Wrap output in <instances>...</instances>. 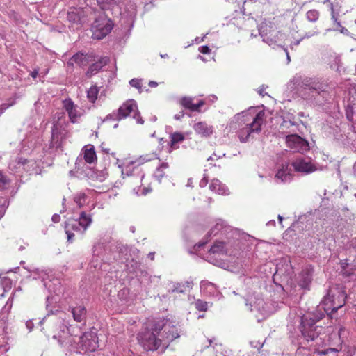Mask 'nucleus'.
Returning a JSON list of instances; mask_svg holds the SVG:
<instances>
[{"label":"nucleus","mask_w":356,"mask_h":356,"mask_svg":"<svg viewBox=\"0 0 356 356\" xmlns=\"http://www.w3.org/2000/svg\"><path fill=\"white\" fill-rule=\"evenodd\" d=\"M74 321L76 322H82L85 320L86 316V309L83 306H77L71 309Z\"/></svg>","instance_id":"31"},{"label":"nucleus","mask_w":356,"mask_h":356,"mask_svg":"<svg viewBox=\"0 0 356 356\" xmlns=\"http://www.w3.org/2000/svg\"><path fill=\"white\" fill-rule=\"evenodd\" d=\"M83 158L87 163L92 164L97 161V156L92 145H88L83 149Z\"/></svg>","instance_id":"24"},{"label":"nucleus","mask_w":356,"mask_h":356,"mask_svg":"<svg viewBox=\"0 0 356 356\" xmlns=\"http://www.w3.org/2000/svg\"><path fill=\"white\" fill-rule=\"evenodd\" d=\"M312 276L309 270H303L298 277V285L305 289H308L312 282Z\"/></svg>","instance_id":"25"},{"label":"nucleus","mask_w":356,"mask_h":356,"mask_svg":"<svg viewBox=\"0 0 356 356\" xmlns=\"http://www.w3.org/2000/svg\"><path fill=\"white\" fill-rule=\"evenodd\" d=\"M128 294H129L128 289L124 288L118 292V296L121 300H126V298Z\"/></svg>","instance_id":"48"},{"label":"nucleus","mask_w":356,"mask_h":356,"mask_svg":"<svg viewBox=\"0 0 356 356\" xmlns=\"http://www.w3.org/2000/svg\"><path fill=\"white\" fill-rule=\"evenodd\" d=\"M65 130L58 123H54L51 128V146L58 148L61 145V142L65 136Z\"/></svg>","instance_id":"16"},{"label":"nucleus","mask_w":356,"mask_h":356,"mask_svg":"<svg viewBox=\"0 0 356 356\" xmlns=\"http://www.w3.org/2000/svg\"><path fill=\"white\" fill-rule=\"evenodd\" d=\"M104 250V243L98 242L94 245L93 251H92L93 260L92 261V263H94L95 260L96 264H93L94 267L96 268L97 266V265L99 264L98 259L100 258L101 256L102 255Z\"/></svg>","instance_id":"32"},{"label":"nucleus","mask_w":356,"mask_h":356,"mask_svg":"<svg viewBox=\"0 0 356 356\" xmlns=\"http://www.w3.org/2000/svg\"><path fill=\"white\" fill-rule=\"evenodd\" d=\"M129 84L132 86V87H134V88H136L138 89H140L141 88V83H140V81L139 79H132L130 81H129Z\"/></svg>","instance_id":"49"},{"label":"nucleus","mask_w":356,"mask_h":356,"mask_svg":"<svg viewBox=\"0 0 356 356\" xmlns=\"http://www.w3.org/2000/svg\"><path fill=\"white\" fill-rule=\"evenodd\" d=\"M193 99H194L191 97H184L181 99L180 104L183 107L188 109L190 111H199L200 108L204 105L205 102L204 100H200L197 103L194 104L193 102Z\"/></svg>","instance_id":"20"},{"label":"nucleus","mask_w":356,"mask_h":356,"mask_svg":"<svg viewBox=\"0 0 356 356\" xmlns=\"http://www.w3.org/2000/svg\"><path fill=\"white\" fill-rule=\"evenodd\" d=\"M207 183H208V179H207V177H203V178L200 180V187H204V186H206V185L207 184Z\"/></svg>","instance_id":"54"},{"label":"nucleus","mask_w":356,"mask_h":356,"mask_svg":"<svg viewBox=\"0 0 356 356\" xmlns=\"http://www.w3.org/2000/svg\"><path fill=\"white\" fill-rule=\"evenodd\" d=\"M60 220V216L58 214H54L52 216V221L54 222H58Z\"/></svg>","instance_id":"55"},{"label":"nucleus","mask_w":356,"mask_h":356,"mask_svg":"<svg viewBox=\"0 0 356 356\" xmlns=\"http://www.w3.org/2000/svg\"><path fill=\"white\" fill-rule=\"evenodd\" d=\"M193 282L191 280H187V281H185L184 282L182 283V285H184V289L185 291L187 289H191L192 286H193Z\"/></svg>","instance_id":"52"},{"label":"nucleus","mask_w":356,"mask_h":356,"mask_svg":"<svg viewBox=\"0 0 356 356\" xmlns=\"http://www.w3.org/2000/svg\"><path fill=\"white\" fill-rule=\"evenodd\" d=\"M78 347L79 351L93 352L99 346L98 338L95 332H86L82 336L78 337Z\"/></svg>","instance_id":"9"},{"label":"nucleus","mask_w":356,"mask_h":356,"mask_svg":"<svg viewBox=\"0 0 356 356\" xmlns=\"http://www.w3.org/2000/svg\"><path fill=\"white\" fill-rule=\"evenodd\" d=\"M236 241L232 242L228 240L227 241H216L214 244L211 247L209 251V255L207 257L208 261L211 263H213L212 258L210 257L211 254H233V251L232 250V248L234 244L236 243Z\"/></svg>","instance_id":"12"},{"label":"nucleus","mask_w":356,"mask_h":356,"mask_svg":"<svg viewBox=\"0 0 356 356\" xmlns=\"http://www.w3.org/2000/svg\"><path fill=\"white\" fill-rule=\"evenodd\" d=\"M287 147L294 152L303 153L309 149V143L296 134H290L286 136Z\"/></svg>","instance_id":"10"},{"label":"nucleus","mask_w":356,"mask_h":356,"mask_svg":"<svg viewBox=\"0 0 356 356\" xmlns=\"http://www.w3.org/2000/svg\"><path fill=\"white\" fill-rule=\"evenodd\" d=\"M184 115V113L183 111L180 112L178 114H175L174 115V118L177 120H180L183 116Z\"/></svg>","instance_id":"56"},{"label":"nucleus","mask_w":356,"mask_h":356,"mask_svg":"<svg viewBox=\"0 0 356 356\" xmlns=\"http://www.w3.org/2000/svg\"><path fill=\"white\" fill-rule=\"evenodd\" d=\"M330 9H331V13H332V19L337 24L338 27L341 28V32L343 33L348 32V30L346 29H345L344 27H342V26L341 25V23L337 21L339 13L335 10L332 3L330 4Z\"/></svg>","instance_id":"39"},{"label":"nucleus","mask_w":356,"mask_h":356,"mask_svg":"<svg viewBox=\"0 0 356 356\" xmlns=\"http://www.w3.org/2000/svg\"><path fill=\"white\" fill-rule=\"evenodd\" d=\"M275 178L277 181H280V182L289 181L291 180V173L289 169V165H283L282 168L277 170Z\"/></svg>","instance_id":"26"},{"label":"nucleus","mask_w":356,"mask_h":356,"mask_svg":"<svg viewBox=\"0 0 356 356\" xmlns=\"http://www.w3.org/2000/svg\"><path fill=\"white\" fill-rule=\"evenodd\" d=\"M65 231L67 236V241L72 243L74 236L73 232L82 234V228L75 219H69L65 225Z\"/></svg>","instance_id":"18"},{"label":"nucleus","mask_w":356,"mask_h":356,"mask_svg":"<svg viewBox=\"0 0 356 356\" xmlns=\"http://www.w3.org/2000/svg\"><path fill=\"white\" fill-rule=\"evenodd\" d=\"M209 188L211 191H213L220 195L227 194V188L223 185L218 179H213L210 184Z\"/></svg>","instance_id":"33"},{"label":"nucleus","mask_w":356,"mask_h":356,"mask_svg":"<svg viewBox=\"0 0 356 356\" xmlns=\"http://www.w3.org/2000/svg\"><path fill=\"white\" fill-rule=\"evenodd\" d=\"M302 99L313 104H322L327 100V84L319 79L296 74L291 80Z\"/></svg>","instance_id":"3"},{"label":"nucleus","mask_w":356,"mask_h":356,"mask_svg":"<svg viewBox=\"0 0 356 356\" xmlns=\"http://www.w3.org/2000/svg\"><path fill=\"white\" fill-rule=\"evenodd\" d=\"M292 165L296 171L305 174L313 172L317 170L316 165L308 157L301 156L297 158L292 163Z\"/></svg>","instance_id":"13"},{"label":"nucleus","mask_w":356,"mask_h":356,"mask_svg":"<svg viewBox=\"0 0 356 356\" xmlns=\"http://www.w3.org/2000/svg\"><path fill=\"white\" fill-rule=\"evenodd\" d=\"M218 234L220 235H229V236L227 237V239H229V237L234 238L235 232H234L233 229L227 225L225 221L219 219L209 232L208 236L211 237V236H216Z\"/></svg>","instance_id":"15"},{"label":"nucleus","mask_w":356,"mask_h":356,"mask_svg":"<svg viewBox=\"0 0 356 356\" xmlns=\"http://www.w3.org/2000/svg\"><path fill=\"white\" fill-rule=\"evenodd\" d=\"M86 200V195L83 192L76 193L74 197V201L79 207H82Z\"/></svg>","instance_id":"40"},{"label":"nucleus","mask_w":356,"mask_h":356,"mask_svg":"<svg viewBox=\"0 0 356 356\" xmlns=\"http://www.w3.org/2000/svg\"><path fill=\"white\" fill-rule=\"evenodd\" d=\"M112 29L113 24L111 21L105 17H101L96 19L92 25V37L100 40L107 35Z\"/></svg>","instance_id":"8"},{"label":"nucleus","mask_w":356,"mask_h":356,"mask_svg":"<svg viewBox=\"0 0 356 356\" xmlns=\"http://www.w3.org/2000/svg\"><path fill=\"white\" fill-rule=\"evenodd\" d=\"M346 294L342 286H338L330 289L328 293L323 298L315 312L307 313L300 318V330L302 336L307 341H314L321 334L323 328L316 323L325 315L332 318L333 312L342 307L346 302Z\"/></svg>","instance_id":"1"},{"label":"nucleus","mask_w":356,"mask_h":356,"mask_svg":"<svg viewBox=\"0 0 356 356\" xmlns=\"http://www.w3.org/2000/svg\"><path fill=\"white\" fill-rule=\"evenodd\" d=\"M32 325H33V323L31 321H27L26 323V326L28 329H29V330H31Z\"/></svg>","instance_id":"60"},{"label":"nucleus","mask_w":356,"mask_h":356,"mask_svg":"<svg viewBox=\"0 0 356 356\" xmlns=\"http://www.w3.org/2000/svg\"><path fill=\"white\" fill-rule=\"evenodd\" d=\"M302 40V38H301L300 39H299V40H298L294 41V42L291 44V45H292V46H298V45L300 43V42H301Z\"/></svg>","instance_id":"61"},{"label":"nucleus","mask_w":356,"mask_h":356,"mask_svg":"<svg viewBox=\"0 0 356 356\" xmlns=\"http://www.w3.org/2000/svg\"><path fill=\"white\" fill-rule=\"evenodd\" d=\"M156 154L152 153L149 154H145L140 156L139 158L136 159L135 161H132L129 162L127 165L121 170V173L123 177L124 175L127 176H132L134 175V171L138 170V166L140 165L150 161L156 158Z\"/></svg>","instance_id":"11"},{"label":"nucleus","mask_w":356,"mask_h":356,"mask_svg":"<svg viewBox=\"0 0 356 356\" xmlns=\"http://www.w3.org/2000/svg\"><path fill=\"white\" fill-rule=\"evenodd\" d=\"M39 158L24 159L18 157L11 161L9 163V169L14 173L19 175L22 171L29 173L32 172L38 167L37 161Z\"/></svg>","instance_id":"7"},{"label":"nucleus","mask_w":356,"mask_h":356,"mask_svg":"<svg viewBox=\"0 0 356 356\" xmlns=\"http://www.w3.org/2000/svg\"><path fill=\"white\" fill-rule=\"evenodd\" d=\"M346 118L349 121H353L354 119L353 112L349 108L346 109Z\"/></svg>","instance_id":"50"},{"label":"nucleus","mask_w":356,"mask_h":356,"mask_svg":"<svg viewBox=\"0 0 356 356\" xmlns=\"http://www.w3.org/2000/svg\"><path fill=\"white\" fill-rule=\"evenodd\" d=\"M99 92L98 88L96 86H91L87 91V97L91 103H95Z\"/></svg>","instance_id":"38"},{"label":"nucleus","mask_w":356,"mask_h":356,"mask_svg":"<svg viewBox=\"0 0 356 356\" xmlns=\"http://www.w3.org/2000/svg\"><path fill=\"white\" fill-rule=\"evenodd\" d=\"M206 243H207V242L199 243H197V244L195 245V246H194V249H195V251L199 250V249H200L202 246H203Z\"/></svg>","instance_id":"57"},{"label":"nucleus","mask_w":356,"mask_h":356,"mask_svg":"<svg viewBox=\"0 0 356 356\" xmlns=\"http://www.w3.org/2000/svg\"><path fill=\"white\" fill-rule=\"evenodd\" d=\"M169 165L168 163H162L155 170L154 177L159 182H161L162 179L166 176L165 170H168Z\"/></svg>","instance_id":"34"},{"label":"nucleus","mask_w":356,"mask_h":356,"mask_svg":"<svg viewBox=\"0 0 356 356\" xmlns=\"http://www.w3.org/2000/svg\"><path fill=\"white\" fill-rule=\"evenodd\" d=\"M40 323H47V328L49 329H60L58 334L53 335V339H57L59 346L61 347H72V342H76V339L72 337L68 332L67 326L60 325V321L54 316L48 318H44Z\"/></svg>","instance_id":"5"},{"label":"nucleus","mask_w":356,"mask_h":356,"mask_svg":"<svg viewBox=\"0 0 356 356\" xmlns=\"http://www.w3.org/2000/svg\"><path fill=\"white\" fill-rule=\"evenodd\" d=\"M149 258H150L151 260H154V252H150L148 254Z\"/></svg>","instance_id":"64"},{"label":"nucleus","mask_w":356,"mask_h":356,"mask_svg":"<svg viewBox=\"0 0 356 356\" xmlns=\"http://www.w3.org/2000/svg\"><path fill=\"white\" fill-rule=\"evenodd\" d=\"M307 18L310 22H316L318 19L319 17V13L316 10H310L307 11Z\"/></svg>","instance_id":"46"},{"label":"nucleus","mask_w":356,"mask_h":356,"mask_svg":"<svg viewBox=\"0 0 356 356\" xmlns=\"http://www.w3.org/2000/svg\"><path fill=\"white\" fill-rule=\"evenodd\" d=\"M10 180L0 171V191L6 189L8 187Z\"/></svg>","instance_id":"45"},{"label":"nucleus","mask_w":356,"mask_h":356,"mask_svg":"<svg viewBox=\"0 0 356 356\" xmlns=\"http://www.w3.org/2000/svg\"><path fill=\"white\" fill-rule=\"evenodd\" d=\"M63 108L67 112L70 121L75 123L77 119L81 116V113L77 109V106L75 105L71 99H66L63 102Z\"/></svg>","instance_id":"17"},{"label":"nucleus","mask_w":356,"mask_h":356,"mask_svg":"<svg viewBox=\"0 0 356 356\" xmlns=\"http://www.w3.org/2000/svg\"><path fill=\"white\" fill-rule=\"evenodd\" d=\"M133 113V118L136 120V122L140 124L144 123L140 113L138 111V107L136 102L133 99H129L124 103L118 110L117 112H113L108 114L104 122L108 120H120L123 118H127Z\"/></svg>","instance_id":"6"},{"label":"nucleus","mask_w":356,"mask_h":356,"mask_svg":"<svg viewBox=\"0 0 356 356\" xmlns=\"http://www.w3.org/2000/svg\"><path fill=\"white\" fill-rule=\"evenodd\" d=\"M260 35L263 38V41L269 45H272L277 42L275 31L270 33V35H268L267 33H264V31H260Z\"/></svg>","instance_id":"36"},{"label":"nucleus","mask_w":356,"mask_h":356,"mask_svg":"<svg viewBox=\"0 0 356 356\" xmlns=\"http://www.w3.org/2000/svg\"><path fill=\"white\" fill-rule=\"evenodd\" d=\"M200 290L208 296H218L219 291L216 286L208 281L204 280L200 282Z\"/></svg>","instance_id":"22"},{"label":"nucleus","mask_w":356,"mask_h":356,"mask_svg":"<svg viewBox=\"0 0 356 356\" xmlns=\"http://www.w3.org/2000/svg\"><path fill=\"white\" fill-rule=\"evenodd\" d=\"M67 19L70 22L74 24H79L81 22V18L79 15L75 11H70L67 13Z\"/></svg>","instance_id":"42"},{"label":"nucleus","mask_w":356,"mask_h":356,"mask_svg":"<svg viewBox=\"0 0 356 356\" xmlns=\"http://www.w3.org/2000/svg\"><path fill=\"white\" fill-rule=\"evenodd\" d=\"M38 75V70H34L33 71H32L31 72V77L33 79H35Z\"/></svg>","instance_id":"59"},{"label":"nucleus","mask_w":356,"mask_h":356,"mask_svg":"<svg viewBox=\"0 0 356 356\" xmlns=\"http://www.w3.org/2000/svg\"><path fill=\"white\" fill-rule=\"evenodd\" d=\"M193 128L197 134L204 138L210 137L214 131L213 127L205 122H197L194 124Z\"/></svg>","instance_id":"19"},{"label":"nucleus","mask_w":356,"mask_h":356,"mask_svg":"<svg viewBox=\"0 0 356 356\" xmlns=\"http://www.w3.org/2000/svg\"><path fill=\"white\" fill-rule=\"evenodd\" d=\"M87 55L79 53L76 54L71 58V59L69 61V63L73 64L74 63L79 65H85L87 64Z\"/></svg>","instance_id":"35"},{"label":"nucleus","mask_w":356,"mask_h":356,"mask_svg":"<svg viewBox=\"0 0 356 356\" xmlns=\"http://www.w3.org/2000/svg\"><path fill=\"white\" fill-rule=\"evenodd\" d=\"M280 127L284 130L285 128H290L291 127V130L289 131V133L294 132L296 131V124L294 122H292L291 121H286L284 120L282 124H281Z\"/></svg>","instance_id":"47"},{"label":"nucleus","mask_w":356,"mask_h":356,"mask_svg":"<svg viewBox=\"0 0 356 356\" xmlns=\"http://www.w3.org/2000/svg\"><path fill=\"white\" fill-rule=\"evenodd\" d=\"M264 115L263 111L257 113L255 108H251L248 111H243L234 117V120L238 123L237 134L241 142H247L252 134L261 131Z\"/></svg>","instance_id":"4"},{"label":"nucleus","mask_w":356,"mask_h":356,"mask_svg":"<svg viewBox=\"0 0 356 356\" xmlns=\"http://www.w3.org/2000/svg\"><path fill=\"white\" fill-rule=\"evenodd\" d=\"M77 222H79V225H80L82 228L83 234L91 225L92 218L90 214H88L86 212L82 211L80 213L79 219H77Z\"/></svg>","instance_id":"27"},{"label":"nucleus","mask_w":356,"mask_h":356,"mask_svg":"<svg viewBox=\"0 0 356 356\" xmlns=\"http://www.w3.org/2000/svg\"><path fill=\"white\" fill-rule=\"evenodd\" d=\"M177 327L168 319H157L138 333L139 343L146 350H155L159 348H167L169 343L179 337Z\"/></svg>","instance_id":"2"},{"label":"nucleus","mask_w":356,"mask_h":356,"mask_svg":"<svg viewBox=\"0 0 356 356\" xmlns=\"http://www.w3.org/2000/svg\"><path fill=\"white\" fill-rule=\"evenodd\" d=\"M108 176V172L106 169L99 171H95L92 168H88V172H86V177L92 180H96L100 182L104 181Z\"/></svg>","instance_id":"23"},{"label":"nucleus","mask_w":356,"mask_h":356,"mask_svg":"<svg viewBox=\"0 0 356 356\" xmlns=\"http://www.w3.org/2000/svg\"><path fill=\"white\" fill-rule=\"evenodd\" d=\"M318 34V32L317 31H313V32H308V33H306L302 37V39H306V38H311L312 36H314V35H316Z\"/></svg>","instance_id":"53"},{"label":"nucleus","mask_w":356,"mask_h":356,"mask_svg":"<svg viewBox=\"0 0 356 356\" xmlns=\"http://www.w3.org/2000/svg\"><path fill=\"white\" fill-rule=\"evenodd\" d=\"M97 2L102 10H106L115 6L113 0H97Z\"/></svg>","instance_id":"44"},{"label":"nucleus","mask_w":356,"mask_h":356,"mask_svg":"<svg viewBox=\"0 0 356 356\" xmlns=\"http://www.w3.org/2000/svg\"><path fill=\"white\" fill-rule=\"evenodd\" d=\"M5 211V208L3 206H0V218L3 216Z\"/></svg>","instance_id":"62"},{"label":"nucleus","mask_w":356,"mask_h":356,"mask_svg":"<svg viewBox=\"0 0 356 356\" xmlns=\"http://www.w3.org/2000/svg\"><path fill=\"white\" fill-rule=\"evenodd\" d=\"M149 86L150 87H156V86H158V83H157V82H156V81H151L149 83Z\"/></svg>","instance_id":"63"},{"label":"nucleus","mask_w":356,"mask_h":356,"mask_svg":"<svg viewBox=\"0 0 356 356\" xmlns=\"http://www.w3.org/2000/svg\"><path fill=\"white\" fill-rule=\"evenodd\" d=\"M100 147H101L102 150L104 152H105V153H106V154H108V153H109V149L105 147V144H104V143H102V145H101V146H100Z\"/></svg>","instance_id":"58"},{"label":"nucleus","mask_w":356,"mask_h":356,"mask_svg":"<svg viewBox=\"0 0 356 356\" xmlns=\"http://www.w3.org/2000/svg\"><path fill=\"white\" fill-rule=\"evenodd\" d=\"M115 5L123 4L126 6V8L129 6L128 9L127 17L132 19L136 15V6L135 3H131L129 0H113Z\"/></svg>","instance_id":"29"},{"label":"nucleus","mask_w":356,"mask_h":356,"mask_svg":"<svg viewBox=\"0 0 356 356\" xmlns=\"http://www.w3.org/2000/svg\"><path fill=\"white\" fill-rule=\"evenodd\" d=\"M39 138L27 137L22 142V152L26 154H37L40 153L42 147Z\"/></svg>","instance_id":"14"},{"label":"nucleus","mask_w":356,"mask_h":356,"mask_svg":"<svg viewBox=\"0 0 356 356\" xmlns=\"http://www.w3.org/2000/svg\"><path fill=\"white\" fill-rule=\"evenodd\" d=\"M184 140V136L180 132H175L170 135V146L172 148H177L176 145Z\"/></svg>","instance_id":"37"},{"label":"nucleus","mask_w":356,"mask_h":356,"mask_svg":"<svg viewBox=\"0 0 356 356\" xmlns=\"http://www.w3.org/2000/svg\"><path fill=\"white\" fill-rule=\"evenodd\" d=\"M193 305L195 309L200 312H206L208 309V303L200 299L195 300Z\"/></svg>","instance_id":"41"},{"label":"nucleus","mask_w":356,"mask_h":356,"mask_svg":"<svg viewBox=\"0 0 356 356\" xmlns=\"http://www.w3.org/2000/svg\"><path fill=\"white\" fill-rule=\"evenodd\" d=\"M44 286L47 288L49 292H52L56 295H59L61 293L62 286L60 282L58 279L44 282Z\"/></svg>","instance_id":"30"},{"label":"nucleus","mask_w":356,"mask_h":356,"mask_svg":"<svg viewBox=\"0 0 356 356\" xmlns=\"http://www.w3.org/2000/svg\"><path fill=\"white\" fill-rule=\"evenodd\" d=\"M199 50L202 54H209L211 51L208 46H202L199 48Z\"/></svg>","instance_id":"51"},{"label":"nucleus","mask_w":356,"mask_h":356,"mask_svg":"<svg viewBox=\"0 0 356 356\" xmlns=\"http://www.w3.org/2000/svg\"><path fill=\"white\" fill-rule=\"evenodd\" d=\"M276 273L289 275L292 270V266L289 257L282 258L276 265Z\"/></svg>","instance_id":"21"},{"label":"nucleus","mask_w":356,"mask_h":356,"mask_svg":"<svg viewBox=\"0 0 356 356\" xmlns=\"http://www.w3.org/2000/svg\"><path fill=\"white\" fill-rule=\"evenodd\" d=\"M108 61V58L106 57H103L99 59L98 61L95 62V63L92 64L88 71H87V75L88 76H91L93 74H96L97 72H99L102 67L106 65Z\"/></svg>","instance_id":"28"},{"label":"nucleus","mask_w":356,"mask_h":356,"mask_svg":"<svg viewBox=\"0 0 356 356\" xmlns=\"http://www.w3.org/2000/svg\"><path fill=\"white\" fill-rule=\"evenodd\" d=\"M169 292L172 293H184L186 291L184 289V285H182V283H172V286L168 289Z\"/></svg>","instance_id":"43"}]
</instances>
